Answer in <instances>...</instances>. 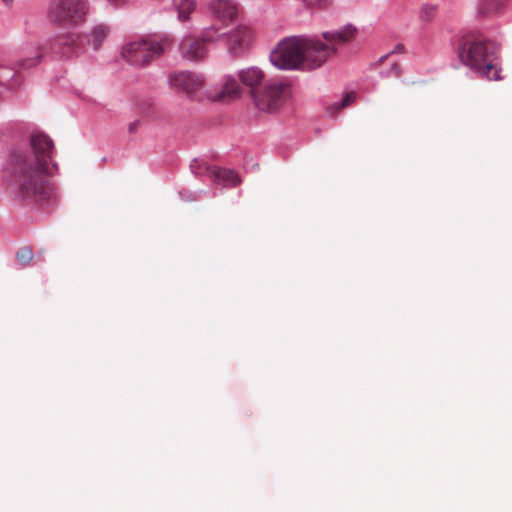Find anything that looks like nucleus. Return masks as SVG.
Wrapping results in <instances>:
<instances>
[{
    "label": "nucleus",
    "mask_w": 512,
    "mask_h": 512,
    "mask_svg": "<svg viewBox=\"0 0 512 512\" xmlns=\"http://www.w3.org/2000/svg\"><path fill=\"white\" fill-rule=\"evenodd\" d=\"M356 96L354 93H348L346 94L341 101L339 102H335L333 104V107L335 109H341V108H344L348 105H350L354 100H355Z\"/></svg>",
    "instance_id": "24"
},
{
    "label": "nucleus",
    "mask_w": 512,
    "mask_h": 512,
    "mask_svg": "<svg viewBox=\"0 0 512 512\" xmlns=\"http://www.w3.org/2000/svg\"><path fill=\"white\" fill-rule=\"evenodd\" d=\"M3 3L6 5V6H11L12 3H13V0H2Z\"/></svg>",
    "instance_id": "30"
},
{
    "label": "nucleus",
    "mask_w": 512,
    "mask_h": 512,
    "mask_svg": "<svg viewBox=\"0 0 512 512\" xmlns=\"http://www.w3.org/2000/svg\"><path fill=\"white\" fill-rule=\"evenodd\" d=\"M180 52L184 59L189 61H198L204 58L206 48L200 39L191 40L185 38L180 44Z\"/></svg>",
    "instance_id": "14"
},
{
    "label": "nucleus",
    "mask_w": 512,
    "mask_h": 512,
    "mask_svg": "<svg viewBox=\"0 0 512 512\" xmlns=\"http://www.w3.org/2000/svg\"><path fill=\"white\" fill-rule=\"evenodd\" d=\"M88 10L86 0H50L46 16L53 24L76 27L85 22Z\"/></svg>",
    "instance_id": "5"
},
{
    "label": "nucleus",
    "mask_w": 512,
    "mask_h": 512,
    "mask_svg": "<svg viewBox=\"0 0 512 512\" xmlns=\"http://www.w3.org/2000/svg\"><path fill=\"white\" fill-rule=\"evenodd\" d=\"M213 181L224 186H235L240 182L238 175L233 170L221 169L217 167L216 176Z\"/></svg>",
    "instance_id": "21"
},
{
    "label": "nucleus",
    "mask_w": 512,
    "mask_h": 512,
    "mask_svg": "<svg viewBox=\"0 0 512 512\" xmlns=\"http://www.w3.org/2000/svg\"><path fill=\"white\" fill-rule=\"evenodd\" d=\"M204 83L205 79L201 74L189 71L172 72L168 75L169 87L177 92L184 93L189 98H193Z\"/></svg>",
    "instance_id": "10"
},
{
    "label": "nucleus",
    "mask_w": 512,
    "mask_h": 512,
    "mask_svg": "<svg viewBox=\"0 0 512 512\" xmlns=\"http://www.w3.org/2000/svg\"><path fill=\"white\" fill-rule=\"evenodd\" d=\"M252 39L250 28L244 25L237 26L235 29L226 33L225 42L232 55L237 56L245 51Z\"/></svg>",
    "instance_id": "11"
},
{
    "label": "nucleus",
    "mask_w": 512,
    "mask_h": 512,
    "mask_svg": "<svg viewBox=\"0 0 512 512\" xmlns=\"http://www.w3.org/2000/svg\"><path fill=\"white\" fill-rule=\"evenodd\" d=\"M242 93V88L238 84L237 79L232 75H226L223 78L222 87L218 92H208L207 97L216 101L224 97L236 98Z\"/></svg>",
    "instance_id": "13"
},
{
    "label": "nucleus",
    "mask_w": 512,
    "mask_h": 512,
    "mask_svg": "<svg viewBox=\"0 0 512 512\" xmlns=\"http://www.w3.org/2000/svg\"><path fill=\"white\" fill-rule=\"evenodd\" d=\"M54 153L50 136L33 131L26 142L9 149L2 167L3 178L23 198L49 203L54 191L47 179L59 169L53 161Z\"/></svg>",
    "instance_id": "1"
},
{
    "label": "nucleus",
    "mask_w": 512,
    "mask_h": 512,
    "mask_svg": "<svg viewBox=\"0 0 512 512\" xmlns=\"http://www.w3.org/2000/svg\"><path fill=\"white\" fill-rule=\"evenodd\" d=\"M508 0H478L477 12L482 16L500 14L507 6Z\"/></svg>",
    "instance_id": "18"
},
{
    "label": "nucleus",
    "mask_w": 512,
    "mask_h": 512,
    "mask_svg": "<svg viewBox=\"0 0 512 512\" xmlns=\"http://www.w3.org/2000/svg\"><path fill=\"white\" fill-rule=\"evenodd\" d=\"M436 12V7L433 5H425L422 7L420 17L423 21L429 22L432 20Z\"/></svg>",
    "instance_id": "23"
},
{
    "label": "nucleus",
    "mask_w": 512,
    "mask_h": 512,
    "mask_svg": "<svg viewBox=\"0 0 512 512\" xmlns=\"http://www.w3.org/2000/svg\"><path fill=\"white\" fill-rule=\"evenodd\" d=\"M400 75H401V67L396 63H394L387 71L381 72L382 77H387V76L399 77Z\"/></svg>",
    "instance_id": "26"
},
{
    "label": "nucleus",
    "mask_w": 512,
    "mask_h": 512,
    "mask_svg": "<svg viewBox=\"0 0 512 512\" xmlns=\"http://www.w3.org/2000/svg\"><path fill=\"white\" fill-rule=\"evenodd\" d=\"M238 77L245 86L250 88L251 95L253 96V92H257L256 88L263 83L265 74L259 67L251 66L239 70Z\"/></svg>",
    "instance_id": "15"
},
{
    "label": "nucleus",
    "mask_w": 512,
    "mask_h": 512,
    "mask_svg": "<svg viewBox=\"0 0 512 512\" xmlns=\"http://www.w3.org/2000/svg\"><path fill=\"white\" fill-rule=\"evenodd\" d=\"M457 55L463 65L481 78L499 80L500 70L493 64L494 45L477 34H464L457 44Z\"/></svg>",
    "instance_id": "2"
},
{
    "label": "nucleus",
    "mask_w": 512,
    "mask_h": 512,
    "mask_svg": "<svg viewBox=\"0 0 512 512\" xmlns=\"http://www.w3.org/2000/svg\"><path fill=\"white\" fill-rule=\"evenodd\" d=\"M110 4L117 5L118 0H108Z\"/></svg>",
    "instance_id": "32"
},
{
    "label": "nucleus",
    "mask_w": 512,
    "mask_h": 512,
    "mask_svg": "<svg viewBox=\"0 0 512 512\" xmlns=\"http://www.w3.org/2000/svg\"><path fill=\"white\" fill-rule=\"evenodd\" d=\"M357 28L346 24L339 29L325 31L322 41L316 36L305 35L303 62L301 71H312L320 68L330 57L335 55L338 45L345 44L356 36Z\"/></svg>",
    "instance_id": "3"
},
{
    "label": "nucleus",
    "mask_w": 512,
    "mask_h": 512,
    "mask_svg": "<svg viewBox=\"0 0 512 512\" xmlns=\"http://www.w3.org/2000/svg\"><path fill=\"white\" fill-rule=\"evenodd\" d=\"M195 0H173L172 10L177 13L178 21L185 23L190 21V15L196 10Z\"/></svg>",
    "instance_id": "17"
},
{
    "label": "nucleus",
    "mask_w": 512,
    "mask_h": 512,
    "mask_svg": "<svg viewBox=\"0 0 512 512\" xmlns=\"http://www.w3.org/2000/svg\"><path fill=\"white\" fill-rule=\"evenodd\" d=\"M43 54L37 43L27 44L22 47L21 58L15 66L0 63V88L6 91H16L23 83L20 75L22 70L37 66L42 60Z\"/></svg>",
    "instance_id": "4"
},
{
    "label": "nucleus",
    "mask_w": 512,
    "mask_h": 512,
    "mask_svg": "<svg viewBox=\"0 0 512 512\" xmlns=\"http://www.w3.org/2000/svg\"><path fill=\"white\" fill-rule=\"evenodd\" d=\"M405 47L403 44H397L389 54L404 53Z\"/></svg>",
    "instance_id": "28"
},
{
    "label": "nucleus",
    "mask_w": 512,
    "mask_h": 512,
    "mask_svg": "<svg viewBox=\"0 0 512 512\" xmlns=\"http://www.w3.org/2000/svg\"><path fill=\"white\" fill-rule=\"evenodd\" d=\"M164 53L161 42L139 38L125 43L121 48L122 59L134 68H145Z\"/></svg>",
    "instance_id": "7"
},
{
    "label": "nucleus",
    "mask_w": 512,
    "mask_h": 512,
    "mask_svg": "<svg viewBox=\"0 0 512 512\" xmlns=\"http://www.w3.org/2000/svg\"><path fill=\"white\" fill-rule=\"evenodd\" d=\"M33 251L30 247H22L16 253L17 261L21 266H27L33 259Z\"/></svg>",
    "instance_id": "22"
},
{
    "label": "nucleus",
    "mask_w": 512,
    "mask_h": 512,
    "mask_svg": "<svg viewBox=\"0 0 512 512\" xmlns=\"http://www.w3.org/2000/svg\"><path fill=\"white\" fill-rule=\"evenodd\" d=\"M110 33V27L103 23H97L85 34L89 47L97 51Z\"/></svg>",
    "instance_id": "16"
},
{
    "label": "nucleus",
    "mask_w": 512,
    "mask_h": 512,
    "mask_svg": "<svg viewBox=\"0 0 512 512\" xmlns=\"http://www.w3.org/2000/svg\"><path fill=\"white\" fill-rule=\"evenodd\" d=\"M179 195L181 198L185 201H195L199 198V194L197 192H188L187 196L184 194V192L180 191Z\"/></svg>",
    "instance_id": "27"
},
{
    "label": "nucleus",
    "mask_w": 512,
    "mask_h": 512,
    "mask_svg": "<svg viewBox=\"0 0 512 512\" xmlns=\"http://www.w3.org/2000/svg\"><path fill=\"white\" fill-rule=\"evenodd\" d=\"M334 0H303L306 6L309 7H324L331 4Z\"/></svg>",
    "instance_id": "25"
},
{
    "label": "nucleus",
    "mask_w": 512,
    "mask_h": 512,
    "mask_svg": "<svg viewBox=\"0 0 512 512\" xmlns=\"http://www.w3.org/2000/svg\"><path fill=\"white\" fill-rule=\"evenodd\" d=\"M138 125H139V121H135V122L131 123L129 125V131L130 132H135L137 127H138Z\"/></svg>",
    "instance_id": "29"
},
{
    "label": "nucleus",
    "mask_w": 512,
    "mask_h": 512,
    "mask_svg": "<svg viewBox=\"0 0 512 512\" xmlns=\"http://www.w3.org/2000/svg\"><path fill=\"white\" fill-rule=\"evenodd\" d=\"M49 50L65 59L79 57L85 51L83 36L75 31L67 30L58 33L48 40Z\"/></svg>",
    "instance_id": "8"
},
{
    "label": "nucleus",
    "mask_w": 512,
    "mask_h": 512,
    "mask_svg": "<svg viewBox=\"0 0 512 512\" xmlns=\"http://www.w3.org/2000/svg\"><path fill=\"white\" fill-rule=\"evenodd\" d=\"M211 15L223 25H228L237 16V5L232 0H212L208 5Z\"/></svg>",
    "instance_id": "12"
},
{
    "label": "nucleus",
    "mask_w": 512,
    "mask_h": 512,
    "mask_svg": "<svg viewBox=\"0 0 512 512\" xmlns=\"http://www.w3.org/2000/svg\"><path fill=\"white\" fill-rule=\"evenodd\" d=\"M288 86L282 82H270L262 91L253 92V102L256 108L266 113L277 111L286 101Z\"/></svg>",
    "instance_id": "9"
},
{
    "label": "nucleus",
    "mask_w": 512,
    "mask_h": 512,
    "mask_svg": "<svg viewBox=\"0 0 512 512\" xmlns=\"http://www.w3.org/2000/svg\"><path fill=\"white\" fill-rule=\"evenodd\" d=\"M225 37H226V33L220 32V27L213 24L208 27H205L202 30V33H201V36L199 39L205 46V44L214 43L218 40L225 41Z\"/></svg>",
    "instance_id": "20"
},
{
    "label": "nucleus",
    "mask_w": 512,
    "mask_h": 512,
    "mask_svg": "<svg viewBox=\"0 0 512 512\" xmlns=\"http://www.w3.org/2000/svg\"><path fill=\"white\" fill-rule=\"evenodd\" d=\"M305 35L285 37L270 53L271 64L280 70H301Z\"/></svg>",
    "instance_id": "6"
},
{
    "label": "nucleus",
    "mask_w": 512,
    "mask_h": 512,
    "mask_svg": "<svg viewBox=\"0 0 512 512\" xmlns=\"http://www.w3.org/2000/svg\"><path fill=\"white\" fill-rule=\"evenodd\" d=\"M389 55H390V54H386V55H384V56L380 57L379 61H380V62H383V61H384V60H385Z\"/></svg>",
    "instance_id": "31"
},
{
    "label": "nucleus",
    "mask_w": 512,
    "mask_h": 512,
    "mask_svg": "<svg viewBox=\"0 0 512 512\" xmlns=\"http://www.w3.org/2000/svg\"><path fill=\"white\" fill-rule=\"evenodd\" d=\"M192 174L199 178H210L213 180L217 173V166L209 165L204 159H193L190 163Z\"/></svg>",
    "instance_id": "19"
}]
</instances>
